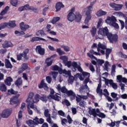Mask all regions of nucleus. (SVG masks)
I'll list each match as a JSON object with an SVG mask.
<instances>
[{
	"label": "nucleus",
	"instance_id": "1",
	"mask_svg": "<svg viewBox=\"0 0 127 127\" xmlns=\"http://www.w3.org/2000/svg\"><path fill=\"white\" fill-rule=\"evenodd\" d=\"M56 89L59 93H63V94H66L67 96H70V100H74L75 97H76V94L72 90H68L66 88V86L62 87L60 84H58L56 86Z\"/></svg>",
	"mask_w": 127,
	"mask_h": 127
},
{
	"label": "nucleus",
	"instance_id": "2",
	"mask_svg": "<svg viewBox=\"0 0 127 127\" xmlns=\"http://www.w3.org/2000/svg\"><path fill=\"white\" fill-rule=\"evenodd\" d=\"M82 19V15L79 12H76L75 14L72 12H70L67 15V19L69 21H73L74 19L76 22H80Z\"/></svg>",
	"mask_w": 127,
	"mask_h": 127
},
{
	"label": "nucleus",
	"instance_id": "3",
	"mask_svg": "<svg viewBox=\"0 0 127 127\" xmlns=\"http://www.w3.org/2000/svg\"><path fill=\"white\" fill-rule=\"evenodd\" d=\"M33 97H34V93L33 92H30L29 96L26 100V103H29L31 105H34V103H37L40 100V95L39 94H36L33 99Z\"/></svg>",
	"mask_w": 127,
	"mask_h": 127
},
{
	"label": "nucleus",
	"instance_id": "4",
	"mask_svg": "<svg viewBox=\"0 0 127 127\" xmlns=\"http://www.w3.org/2000/svg\"><path fill=\"white\" fill-rule=\"evenodd\" d=\"M105 21L106 23H108V24H109V25L111 26L115 27V28H116L117 29H118V28L120 27L119 26V24L116 22L117 21V19L114 16L107 17V18Z\"/></svg>",
	"mask_w": 127,
	"mask_h": 127
},
{
	"label": "nucleus",
	"instance_id": "5",
	"mask_svg": "<svg viewBox=\"0 0 127 127\" xmlns=\"http://www.w3.org/2000/svg\"><path fill=\"white\" fill-rule=\"evenodd\" d=\"M92 10L93 8L89 6L84 8V11H85V15L86 16L84 20V23L87 25H88V24L90 22V21L92 18V15H91V13H92Z\"/></svg>",
	"mask_w": 127,
	"mask_h": 127
},
{
	"label": "nucleus",
	"instance_id": "6",
	"mask_svg": "<svg viewBox=\"0 0 127 127\" xmlns=\"http://www.w3.org/2000/svg\"><path fill=\"white\" fill-rule=\"evenodd\" d=\"M89 115L93 116L94 118H96L97 116H99V117H102V118H106V115L104 113H101V112H100V109H89Z\"/></svg>",
	"mask_w": 127,
	"mask_h": 127
},
{
	"label": "nucleus",
	"instance_id": "7",
	"mask_svg": "<svg viewBox=\"0 0 127 127\" xmlns=\"http://www.w3.org/2000/svg\"><path fill=\"white\" fill-rule=\"evenodd\" d=\"M16 26L15 24V21H10L9 22H4L0 24V30L1 29H4L5 27L13 28Z\"/></svg>",
	"mask_w": 127,
	"mask_h": 127
},
{
	"label": "nucleus",
	"instance_id": "8",
	"mask_svg": "<svg viewBox=\"0 0 127 127\" xmlns=\"http://www.w3.org/2000/svg\"><path fill=\"white\" fill-rule=\"evenodd\" d=\"M24 9L26 10H32L34 12H36V11L37 10V8L33 6H30L29 4H27L24 5V6H20L18 8V11H23Z\"/></svg>",
	"mask_w": 127,
	"mask_h": 127
},
{
	"label": "nucleus",
	"instance_id": "9",
	"mask_svg": "<svg viewBox=\"0 0 127 127\" xmlns=\"http://www.w3.org/2000/svg\"><path fill=\"white\" fill-rule=\"evenodd\" d=\"M105 34L111 43H113V41H117L118 40V35L112 34L110 32H106Z\"/></svg>",
	"mask_w": 127,
	"mask_h": 127
},
{
	"label": "nucleus",
	"instance_id": "10",
	"mask_svg": "<svg viewBox=\"0 0 127 127\" xmlns=\"http://www.w3.org/2000/svg\"><path fill=\"white\" fill-rule=\"evenodd\" d=\"M95 49H92V50H90V53H87V56L91 58V59H95V60H97V58L94 55H96L98 56H101V53L100 52H95Z\"/></svg>",
	"mask_w": 127,
	"mask_h": 127
},
{
	"label": "nucleus",
	"instance_id": "11",
	"mask_svg": "<svg viewBox=\"0 0 127 127\" xmlns=\"http://www.w3.org/2000/svg\"><path fill=\"white\" fill-rule=\"evenodd\" d=\"M44 114L45 117L47 118L46 121L47 123L50 124V125H52L53 121L51 119V115L49 114V110L48 109H45Z\"/></svg>",
	"mask_w": 127,
	"mask_h": 127
},
{
	"label": "nucleus",
	"instance_id": "12",
	"mask_svg": "<svg viewBox=\"0 0 127 127\" xmlns=\"http://www.w3.org/2000/svg\"><path fill=\"white\" fill-rule=\"evenodd\" d=\"M97 51L100 52L103 55H105V50L107 49V46L105 45L99 43L98 44V47L97 48Z\"/></svg>",
	"mask_w": 127,
	"mask_h": 127
},
{
	"label": "nucleus",
	"instance_id": "13",
	"mask_svg": "<svg viewBox=\"0 0 127 127\" xmlns=\"http://www.w3.org/2000/svg\"><path fill=\"white\" fill-rule=\"evenodd\" d=\"M11 112L12 111L11 109H5L2 111L0 116L3 119H7V118L11 115Z\"/></svg>",
	"mask_w": 127,
	"mask_h": 127
},
{
	"label": "nucleus",
	"instance_id": "14",
	"mask_svg": "<svg viewBox=\"0 0 127 127\" xmlns=\"http://www.w3.org/2000/svg\"><path fill=\"white\" fill-rule=\"evenodd\" d=\"M27 107L28 114H30V115L33 114V112L31 109H30V108L31 109H33V110H34V111H36V110H37V106H36V105L31 104L30 103H27Z\"/></svg>",
	"mask_w": 127,
	"mask_h": 127
},
{
	"label": "nucleus",
	"instance_id": "15",
	"mask_svg": "<svg viewBox=\"0 0 127 127\" xmlns=\"http://www.w3.org/2000/svg\"><path fill=\"white\" fill-rule=\"evenodd\" d=\"M57 55L56 54L53 55L50 58H48L46 60V63L47 64V66L49 67V66H51L52 65V63H53V59L56 57Z\"/></svg>",
	"mask_w": 127,
	"mask_h": 127
},
{
	"label": "nucleus",
	"instance_id": "16",
	"mask_svg": "<svg viewBox=\"0 0 127 127\" xmlns=\"http://www.w3.org/2000/svg\"><path fill=\"white\" fill-rule=\"evenodd\" d=\"M50 91L51 95H50L49 98H51V99H53V100H55V101H60V100H61L60 96L56 94L53 95L54 94V90L53 89L50 88Z\"/></svg>",
	"mask_w": 127,
	"mask_h": 127
},
{
	"label": "nucleus",
	"instance_id": "17",
	"mask_svg": "<svg viewBox=\"0 0 127 127\" xmlns=\"http://www.w3.org/2000/svg\"><path fill=\"white\" fill-rule=\"evenodd\" d=\"M19 26L20 29L22 30L21 32H23L24 31H26L28 28H29L30 26L28 24H24V22H22L19 24Z\"/></svg>",
	"mask_w": 127,
	"mask_h": 127
},
{
	"label": "nucleus",
	"instance_id": "18",
	"mask_svg": "<svg viewBox=\"0 0 127 127\" xmlns=\"http://www.w3.org/2000/svg\"><path fill=\"white\" fill-rule=\"evenodd\" d=\"M36 52H38L40 55H44L45 54V49L42 48L41 46H37L36 48Z\"/></svg>",
	"mask_w": 127,
	"mask_h": 127
},
{
	"label": "nucleus",
	"instance_id": "19",
	"mask_svg": "<svg viewBox=\"0 0 127 127\" xmlns=\"http://www.w3.org/2000/svg\"><path fill=\"white\" fill-rule=\"evenodd\" d=\"M64 4H63V3L62 2H58L55 6L56 8V12H58V11H60L61 10V8H63L64 7Z\"/></svg>",
	"mask_w": 127,
	"mask_h": 127
},
{
	"label": "nucleus",
	"instance_id": "20",
	"mask_svg": "<svg viewBox=\"0 0 127 127\" xmlns=\"http://www.w3.org/2000/svg\"><path fill=\"white\" fill-rule=\"evenodd\" d=\"M102 87V84L101 83H99L98 85V87L96 89V93L102 98L103 95V90L101 89Z\"/></svg>",
	"mask_w": 127,
	"mask_h": 127
},
{
	"label": "nucleus",
	"instance_id": "21",
	"mask_svg": "<svg viewBox=\"0 0 127 127\" xmlns=\"http://www.w3.org/2000/svg\"><path fill=\"white\" fill-rule=\"evenodd\" d=\"M18 97H19V94H17L11 98L10 100V105H14V104H17Z\"/></svg>",
	"mask_w": 127,
	"mask_h": 127
},
{
	"label": "nucleus",
	"instance_id": "22",
	"mask_svg": "<svg viewBox=\"0 0 127 127\" xmlns=\"http://www.w3.org/2000/svg\"><path fill=\"white\" fill-rule=\"evenodd\" d=\"M12 81H13L12 78H11L10 76H8L5 79H4V82L5 85H7V86H11Z\"/></svg>",
	"mask_w": 127,
	"mask_h": 127
},
{
	"label": "nucleus",
	"instance_id": "23",
	"mask_svg": "<svg viewBox=\"0 0 127 127\" xmlns=\"http://www.w3.org/2000/svg\"><path fill=\"white\" fill-rule=\"evenodd\" d=\"M26 124H27V125H28L30 127H34V126L36 125V123H35V119H34L33 121L29 120L26 121Z\"/></svg>",
	"mask_w": 127,
	"mask_h": 127
},
{
	"label": "nucleus",
	"instance_id": "24",
	"mask_svg": "<svg viewBox=\"0 0 127 127\" xmlns=\"http://www.w3.org/2000/svg\"><path fill=\"white\" fill-rule=\"evenodd\" d=\"M119 21L121 23V30L124 29V28H126V29H127V18L125 20V22L122 20H119Z\"/></svg>",
	"mask_w": 127,
	"mask_h": 127
},
{
	"label": "nucleus",
	"instance_id": "25",
	"mask_svg": "<svg viewBox=\"0 0 127 127\" xmlns=\"http://www.w3.org/2000/svg\"><path fill=\"white\" fill-rule=\"evenodd\" d=\"M44 87L45 90H47L48 89V86L47 84L44 82V80H42L40 84L39 85V89H42Z\"/></svg>",
	"mask_w": 127,
	"mask_h": 127
},
{
	"label": "nucleus",
	"instance_id": "26",
	"mask_svg": "<svg viewBox=\"0 0 127 127\" xmlns=\"http://www.w3.org/2000/svg\"><path fill=\"white\" fill-rule=\"evenodd\" d=\"M28 68V65L27 63H24L22 65V67L19 70V73H22L23 71H25Z\"/></svg>",
	"mask_w": 127,
	"mask_h": 127
},
{
	"label": "nucleus",
	"instance_id": "27",
	"mask_svg": "<svg viewBox=\"0 0 127 127\" xmlns=\"http://www.w3.org/2000/svg\"><path fill=\"white\" fill-rule=\"evenodd\" d=\"M11 46H12V44L11 43V42H8L7 41H5L2 44V47H3V48L11 47Z\"/></svg>",
	"mask_w": 127,
	"mask_h": 127
},
{
	"label": "nucleus",
	"instance_id": "28",
	"mask_svg": "<svg viewBox=\"0 0 127 127\" xmlns=\"http://www.w3.org/2000/svg\"><path fill=\"white\" fill-rule=\"evenodd\" d=\"M5 66L8 69H11L12 68V65L10 63V62H9V60L7 59L5 60Z\"/></svg>",
	"mask_w": 127,
	"mask_h": 127
},
{
	"label": "nucleus",
	"instance_id": "29",
	"mask_svg": "<svg viewBox=\"0 0 127 127\" xmlns=\"http://www.w3.org/2000/svg\"><path fill=\"white\" fill-rule=\"evenodd\" d=\"M7 90V88H6V85L4 84V83H1L0 84V91L1 92H2L3 93H5Z\"/></svg>",
	"mask_w": 127,
	"mask_h": 127
},
{
	"label": "nucleus",
	"instance_id": "30",
	"mask_svg": "<svg viewBox=\"0 0 127 127\" xmlns=\"http://www.w3.org/2000/svg\"><path fill=\"white\" fill-rule=\"evenodd\" d=\"M107 12L106 11H103L102 9L99 10L96 13L97 16H103V15H106Z\"/></svg>",
	"mask_w": 127,
	"mask_h": 127
},
{
	"label": "nucleus",
	"instance_id": "31",
	"mask_svg": "<svg viewBox=\"0 0 127 127\" xmlns=\"http://www.w3.org/2000/svg\"><path fill=\"white\" fill-rule=\"evenodd\" d=\"M35 124L36 125H39L40 124V125H42L43 123H44V119L41 118V119H38V118L36 117L35 118Z\"/></svg>",
	"mask_w": 127,
	"mask_h": 127
},
{
	"label": "nucleus",
	"instance_id": "32",
	"mask_svg": "<svg viewBox=\"0 0 127 127\" xmlns=\"http://www.w3.org/2000/svg\"><path fill=\"white\" fill-rule=\"evenodd\" d=\"M40 40H43V41H46V40L42 38L35 37H33L31 40V42H34L35 41H40Z\"/></svg>",
	"mask_w": 127,
	"mask_h": 127
},
{
	"label": "nucleus",
	"instance_id": "33",
	"mask_svg": "<svg viewBox=\"0 0 127 127\" xmlns=\"http://www.w3.org/2000/svg\"><path fill=\"white\" fill-rule=\"evenodd\" d=\"M8 9H9V6H5L4 8L0 12V15H4V14H5V13L8 11Z\"/></svg>",
	"mask_w": 127,
	"mask_h": 127
},
{
	"label": "nucleus",
	"instance_id": "34",
	"mask_svg": "<svg viewBox=\"0 0 127 127\" xmlns=\"http://www.w3.org/2000/svg\"><path fill=\"white\" fill-rule=\"evenodd\" d=\"M8 9H9V6H5L4 8L0 12V15H4V14H5V13L8 11Z\"/></svg>",
	"mask_w": 127,
	"mask_h": 127
},
{
	"label": "nucleus",
	"instance_id": "35",
	"mask_svg": "<svg viewBox=\"0 0 127 127\" xmlns=\"http://www.w3.org/2000/svg\"><path fill=\"white\" fill-rule=\"evenodd\" d=\"M22 84V79L21 78H19L15 82V85H16L17 87H19L20 85Z\"/></svg>",
	"mask_w": 127,
	"mask_h": 127
},
{
	"label": "nucleus",
	"instance_id": "36",
	"mask_svg": "<svg viewBox=\"0 0 127 127\" xmlns=\"http://www.w3.org/2000/svg\"><path fill=\"white\" fill-rule=\"evenodd\" d=\"M63 73L64 76L65 77L69 76L71 75V71L70 70H66V69H64L63 70Z\"/></svg>",
	"mask_w": 127,
	"mask_h": 127
},
{
	"label": "nucleus",
	"instance_id": "37",
	"mask_svg": "<svg viewBox=\"0 0 127 127\" xmlns=\"http://www.w3.org/2000/svg\"><path fill=\"white\" fill-rule=\"evenodd\" d=\"M106 50L105 52L106 58V59H108L110 54H111V53H112V49H106Z\"/></svg>",
	"mask_w": 127,
	"mask_h": 127
},
{
	"label": "nucleus",
	"instance_id": "38",
	"mask_svg": "<svg viewBox=\"0 0 127 127\" xmlns=\"http://www.w3.org/2000/svg\"><path fill=\"white\" fill-rule=\"evenodd\" d=\"M40 100H41L43 102H45V103H46V102H47L48 100V98L47 97V96H46V95H43L42 96L40 95Z\"/></svg>",
	"mask_w": 127,
	"mask_h": 127
},
{
	"label": "nucleus",
	"instance_id": "39",
	"mask_svg": "<svg viewBox=\"0 0 127 127\" xmlns=\"http://www.w3.org/2000/svg\"><path fill=\"white\" fill-rule=\"evenodd\" d=\"M98 32H109V29H108V27L100 28H99Z\"/></svg>",
	"mask_w": 127,
	"mask_h": 127
},
{
	"label": "nucleus",
	"instance_id": "40",
	"mask_svg": "<svg viewBox=\"0 0 127 127\" xmlns=\"http://www.w3.org/2000/svg\"><path fill=\"white\" fill-rule=\"evenodd\" d=\"M109 66H111V64H110V63L108 61H106L104 63V70L105 71H108V69L109 68Z\"/></svg>",
	"mask_w": 127,
	"mask_h": 127
},
{
	"label": "nucleus",
	"instance_id": "41",
	"mask_svg": "<svg viewBox=\"0 0 127 127\" xmlns=\"http://www.w3.org/2000/svg\"><path fill=\"white\" fill-rule=\"evenodd\" d=\"M116 66L115 64H113L111 68V75L112 76H115V73H116Z\"/></svg>",
	"mask_w": 127,
	"mask_h": 127
},
{
	"label": "nucleus",
	"instance_id": "42",
	"mask_svg": "<svg viewBox=\"0 0 127 127\" xmlns=\"http://www.w3.org/2000/svg\"><path fill=\"white\" fill-rule=\"evenodd\" d=\"M90 81V78L89 77H86L84 81V83L85 84L84 85V87L89 90V87H88V85H87V83H89Z\"/></svg>",
	"mask_w": 127,
	"mask_h": 127
},
{
	"label": "nucleus",
	"instance_id": "43",
	"mask_svg": "<svg viewBox=\"0 0 127 127\" xmlns=\"http://www.w3.org/2000/svg\"><path fill=\"white\" fill-rule=\"evenodd\" d=\"M28 52H29V50L28 49H26L24 51L23 53H22L23 56L25 57L26 60H27V59H28V58L26 56Z\"/></svg>",
	"mask_w": 127,
	"mask_h": 127
},
{
	"label": "nucleus",
	"instance_id": "44",
	"mask_svg": "<svg viewBox=\"0 0 127 127\" xmlns=\"http://www.w3.org/2000/svg\"><path fill=\"white\" fill-rule=\"evenodd\" d=\"M106 33H107V32H98V38H99L100 39H102V38H103L104 36H106Z\"/></svg>",
	"mask_w": 127,
	"mask_h": 127
},
{
	"label": "nucleus",
	"instance_id": "45",
	"mask_svg": "<svg viewBox=\"0 0 127 127\" xmlns=\"http://www.w3.org/2000/svg\"><path fill=\"white\" fill-rule=\"evenodd\" d=\"M75 77L73 76L70 75L68 77V82L69 84H73Z\"/></svg>",
	"mask_w": 127,
	"mask_h": 127
},
{
	"label": "nucleus",
	"instance_id": "46",
	"mask_svg": "<svg viewBox=\"0 0 127 127\" xmlns=\"http://www.w3.org/2000/svg\"><path fill=\"white\" fill-rule=\"evenodd\" d=\"M97 63L98 64L99 66H102L104 63H105V61L104 60L101 59H96Z\"/></svg>",
	"mask_w": 127,
	"mask_h": 127
},
{
	"label": "nucleus",
	"instance_id": "47",
	"mask_svg": "<svg viewBox=\"0 0 127 127\" xmlns=\"http://www.w3.org/2000/svg\"><path fill=\"white\" fill-rule=\"evenodd\" d=\"M60 20V17H54L52 20V23L53 24H55L57 21H59Z\"/></svg>",
	"mask_w": 127,
	"mask_h": 127
},
{
	"label": "nucleus",
	"instance_id": "48",
	"mask_svg": "<svg viewBox=\"0 0 127 127\" xmlns=\"http://www.w3.org/2000/svg\"><path fill=\"white\" fill-rule=\"evenodd\" d=\"M50 74H52L53 78L54 80H56V77H57V75H58V72L57 71H53L50 72Z\"/></svg>",
	"mask_w": 127,
	"mask_h": 127
},
{
	"label": "nucleus",
	"instance_id": "49",
	"mask_svg": "<svg viewBox=\"0 0 127 127\" xmlns=\"http://www.w3.org/2000/svg\"><path fill=\"white\" fill-rule=\"evenodd\" d=\"M123 6V5L122 4H116L115 10H120V9H122Z\"/></svg>",
	"mask_w": 127,
	"mask_h": 127
},
{
	"label": "nucleus",
	"instance_id": "50",
	"mask_svg": "<svg viewBox=\"0 0 127 127\" xmlns=\"http://www.w3.org/2000/svg\"><path fill=\"white\" fill-rule=\"evenodd\" d=\"M10 2L13 6H16L18 2V0H10Z\"/></svg>",
	"mask_w": 127,
	"mask_h": 127
},
{
	"label": "nucleus",
	"instance_id": "51",
	"mask_svg": "<svg viewBox=\"0 0 127 127\" xmlns=\"http://www.w3.org/2000/svg\"><path fill=\"white\" fill-rule=\"evenodd\" d=\"M102 21H103V19L102 18H100L99 19V21L97 23V28L98 29H100V28H101V26H102Z\"/></svg>",
	"mask_w": 127,
	"mask_h": 127
},
{
	"label": "nucleus",
	"instance_id": "52",
	"mask_svg": "<svg viewBox=\"0 0 127 127\" xmlns=\"http://www.w3.org/2000/svg\"><path fill=\"white\" fill-rule=\"evenodd\" d=\"M111 96L113 99H116V101H118V100L121 98V97H117L118 96V94L115 93V92H112L111 93Z\"/></svg>",
	"mask_w": 127,
	"mask_h": 127
},
{
	"label": "nucleus",
	"instance_id": "53",
	"mask_svg": "<svg viewBox=\"0 0 127 127\" xmlns=\"http://www.w3.org/2000/svg\"><path fill=\"white\" fill-rule=\"evenodd\" d=\"M10 94L15 95V94H17V91H14L13 89H8L7 91V94L9 95Z\"/></svg>",
	"mask_w": 127,
	"mask_h": 127
},
{
	"label": "nucleus",
	"instance_id": "54",
	"mask_svg": "<svg viewBox=\"0 0 127 127\" xmlns=\"http://www.w3.org/2000/svg\"><path fill=\"white\" fill-rule=\"evenodd\" d=\"M51 69L52 70H55V71H58L60 69V67L58 66V65H53L51 67Z\"/></svg>",
	"mask_w": 127,
	"mask_h": 127
},
{
	"label": "nucleus",
	"instance_id": "55",
	"mask_svg": "<svg viewBox=\"0 0 127 127\" xmlns=\"http://www.w3.org/2000/svg\"><path fill=\"white\" fill-rule=\"evenodd\" d=\"M75 77H78L79 79L80 80V81H83L84 76H83V74L80 75L79 73H77Z\"/></svg>",
	"mask_w": 127,
	"mask_h": 127
},
{
	"label": "nucleus",
	"instance_id": "56",
	"mask_svg": "<svg viewBox=\"0 0 127 127\" xmlns=\"http://www.w3.org/2000/svg\"><path fill=\"white\" fill-rule=\"evenodd\" d=\"M22 57L25 59V57L22 54H20L19 55H17V59L18 60V61H20L21 59H22Z\"/></svg>",
	"mask_w": 127,
	"mask_h": 127
},
{
	"label": "nucleus",
	"instance_id": "57",
	"mask_svg": "<svg viewBox=\"0 0 127 127\" xmlns=\"http://www.w3.org/2000/svg\"><path fill=\"white\" fill-rule=\"evenodd\" d=\"M76 98V101L77 103H80L82 100V96L80 95H77V96L75 97Z\"/></svg>",
	"mask_w": 127,
	"mask_h": 127
},
{
	"label": "nucleus",
	"instance_id": "58",
	"mask_svg": "<svg viewBox=\"0 0 127 127\" xmlns=\"http://www.w3.org/2000/svg\"><path fill=\"white\" fill-rule=\"evenodd\" d=\"M60 59L63 60L64 64L68 61V58H67V57L65 56L61 57Z\"/></svg>",
	"mask_w": 127,
	"mask_h": 127
},
{
	"label": "nucleus",
	"instance_id": "59",
	"mask_svg": "<svg viewBox=\"0 0 127 127\" xmlns=\"http://www.w3.org/2000/svg\"><path fill=\"white\" fill-rule=\"evenodd\" d=\"M62 48H63V49H64V51H65V52H68V51H69L70 50V48H69V47L68 46H66L64 45H62L61 46Z\"/></svg>",
	"mask_w": 127,
	"mask_h": 127
},
{
	"label": "nucleus",
	"instance_id": "60",
	"mask_svg": "<svg viewBox=\"0 0 127 127\" xmlns=\"http://www.w3.org/2000/svg\"><path fill=\"white\" fill-rule=\"evenodd\" d=\"M57 52L59 53V55H63L65 54V53L61 50V49L58 48L57 49Z\"/></svg>",
	"mask_w": 127,
	"mask_h": 127
},
{
	"label": "nucleus",
	"instance_id": "61",
	"mask_svg": "<svg viewBox=\"0 0 127 127\" xmlns=\"http://www.w3.org/2000/svg\"><path fill=\"white\" fill-rule=\"evenodd\" d=\"M90 73L87 72H83L82 73V76L83 77H86V78H90Z\"/></svg>",
	"mask_w": 127,
	"mask_h": 127
},
{
	"label": "nucleus",
	"instance_id": "62",
	"mask_svg": "<svg viewBox=\"0 0 127 127\" xmlns=\"http://www.w3.org/2000/svg\"><path fill=\"white\" fill-rule=\"evenodd\" d=\"M65 66H67L68 68H70L72 66V62L71 61L66 62L64 63Z\"/></svg>",
	"mask_w": 127,
	"mask_h": 127
},
{
	"label": "nucleus",
	"instance_id": "63",
	"mask_svg": "<svg viewBox=\"0 0 127 127\" xmlns=\"http://www.w3.org/2000/svg\"><path fill=\"white\" fill-rule=\"evenodd\" d=\"M58 114L59 115V116H61V117H65V113L63 112L62 110H59L58 111Z\"/></svg>",
	"mask_w": 127,
	"mask_h": 127
},
{
	"label": "nucleus",
	"instance_id": "64",
	"mask_svg": "<svg viewBox=\"0 0 127 127\" xmlns=\"http://www.w3.org/2000/svg\"><path fill=\"white\" fill-rule=\"evenodd\" d=\"M67 119H63L62 120V126H64V127H65V126H66V124H67Z\"/></svg>",
	"mask_w": 127,
	"mask_h": 127
}]
</instances>
